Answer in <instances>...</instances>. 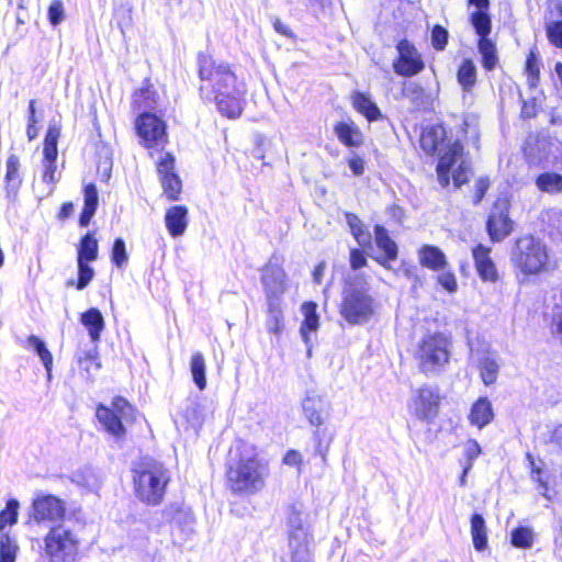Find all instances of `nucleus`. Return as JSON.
<instances>
[{"label": "nucleus", "instance_id": "49530a36", "mask_svg": "<svg viewBox=\"0 0 562 562\" xmlns=\"http://www.w3.org/2000/svg\"><path fill=\"white\" fill-rule=\"evenodd\" d=\"M527 79L530 87H536L539 82L540 69L539 59L533 50H530L526 60Z\"/></svg>", "mask_w": 562, "mask_h": 562}, {"label": "nucleus", "instance_id": "a18cd8bd", "mask_svg": "<svg viewBox=\"0 0 562 562\" xmlns=\"http://www.w3.org/2000/svg\"><path fill=\"white\" fill-rule=\"evenodd\" d=\"M527 458L531 464V477L538 483V492L547 499H551L552 496L549 494L548 481L543 477V471L540 467L536 465L531 454H527Z\"/></svg>", "mask_w": 562, "mask_h": 562}, {"label": "nucleus", "instance_id": "09e8293b", "mask_svg": "<svg viewBox=\"0 0 562 562\" xmlns=\"http://www.w3.org/2000/svg\"><path fill=\"white\" fill-rule=\"evenodd\" d=\"M78 280L76 282L77 290H83L88 286L94 277V270L87 261H77Z\"/></svg>", "mask_w": 562, "mask_h": 562}, {"label": "nucleus", "instance_id": "2f4dec72", "mask_svg": "<svg viewBox=\"0 0 562 562\" xmlns=\"http://www.w3.org/2000/svg\"><path fill=\"white\" fill-rule=\"evenodd\" d=\"M470 525L473 547L476 551L482 552L488 544L485 519L481 514L475 513L471 516Z\"/></svg>", "mask_w": 562, "mask_h": 562}, {"label": "nucleus", "instance_id": "a211bd4d", "mask_svg": "<svg viewBox=\"0 0 562 562\" xmlns=\"http://www.w3.org/2000/svg\"><path fill=\"white\" fill-rule=\"evenodd\" d=\"M439 393L436 387L425 385L416 391L414 412L418 419L430 422L435 419L439 411Z\"/></svg>", "mask_w": 562, "mask_h": 562}, {"label": "nucleus", "instance_id": "69168bd1", "mask_svg": "<svg viewBox=\"0 0 562 562\" xmlns=\"http://www.w3.org/2000/svg\"><path fill=\"white\" fill-rule=\"evenodd\" d=\"M349 168L351 169L352 173L357 177L362 176L364 172V160L359 157L358 155H353L348 160Z\"/></svg>", "mask_w": 562, "mask_h": 562}, {"label": "nucleus", "instance_id": "0e129e2a", "mask_svg": "<svg viewBox=\"0 0 562 562\" xmlns=\"http://www.w3.org/2000/svg\"><path fill=\"white\" fill-rule=\"evenodd\" d=\"M367 265V259L360 249H351L350 266L353 270H358Z\"/></svg>", "mask_w": 562, "mask_h": 562}, {"label": "nucleus", "instance_id": "4c0bfd02", "mask_svg": "<svg viewBox=\"0 0 562 562\" xmlns=\"http://www.w3.org/2000/svg\"><path fill=\"white\" fill-rule=\"evenodd\" d=\"M477 48L482 55L483 67L487 70L494 69L498 61L495 44L488 37H481L477 42Z\"/></svg>", "mask_w": 562, "mask_h": 562}, {"label": "nucleus", "instance_id": "393cba45", "mask_svg": "<svg viewBox=\"0 0 562 562\" xmlns=\"http://www.w3.org/2000/svg\"><path fill=\"white\" fill-rule=\"evenodd\" d=\"M317 305L314 302H305L302 305V312L304 314V321L302 322L300 333L301 336L307 346V356L312 355V347L310 345L308 334L312 331H316L318 328V315L316 312Z\"/></svg>", "mask_w": 562, "mask_h": 562}, {"label": "nucleus", "instance_id": "f704fd0d", "mask_svg": "<svg viewBox=\"0 0 562 562\" xmlns=\"http://www.w3.org/2000/svg\"><path fill=\"white\" fill-rule=\"evenodd\" d=\"M99 251L98 240L92 233H87L79 243L77 261L91 262L97 260Z\"/></svg>", "mask_w": 562, "mask_h": 562}, {"label": "nucleus", "instance_id": "5701e85b", "mask_svg": "<svg viewBox=\"0 0 562 562\" xmlns=\"http://www.w3.org/2000/svg\"><path fill=\"white\" fill-rule=\"evenodd\" d=\"M469 422L472 426L483 429L494 419L492 403L487 397H480L475 401L469 413Z\"/></svg>", "mask_w": 562, "mask_h": 562}, {"label": "nucleus", "instance_id": "338daca9", "mask_svg": "<svg viewBox=\"0 0 562 562\" xmlns=\"http://www.w3.org/2000/svg\"><path fill=\"white\" fill-rule=\"evenodd\" d=\"M56 161H44L43 181L46 183L55 182Z\"/></svg>", "mask_w": 562, "mask_h": 562}, {"label": "nucleus", "instance_id": "7c9ffc66", "mask_svg": "<svg viewBox=\"0 0 562 562\" xmlns=\"http://www.w3.org/2000/svg\"><path fill=\"white\" fill-rule=\"evenodd\" d=\"M81 323L87 328L92 342H98L101 337V333L104 329V318L102 313L91 307L81 314Z\"/></svg>", "mask_w": 562, "mask_h": 562}, {"label": "nucleus", "instance_id": "0eeeda50", "mask_svg": "<svg viewBox=\"0 0 562 562\" xmlns=\"http://www.w3.org/2000/svg\"><path fill=\"white\" fill-rule=\"evenodd\" d=\"M510 260L522 274H538L543 271L548 262L547 247L531 235L522 236L516 240Z\"/></svg>", "mask_w": 562, "mask_h": 562}, {"label": "nucleus", "instance_id": "c85d7f7f", "mask_svg": "<svg viewBox=\"0 0 562 562\" xmlns=\"http://www.w3.org/2000/svg\"><path fill=\"white\" fill-rule=\"evenodd\" d=\"M351 99L353 108L363 116H366L368 121L374 122L382 119V113L379 106L371 100L368 94L360 91H355Z\"/></svg>", "mask_w": 562, "mask_h": 562}, {"label": "nucleus", "instance_id": "8fccbe9b", "mask_svg": "<svg viewBox=\"0 0 562 562\" xmlns=\"http://www.w3.org/2000/svg\"><path fill=\"white\" fill-rule=\"evenodd\" d=\"M111 260L117 267H123L127 260V251L123 238H116L112 246Z\"/></svg>", "mask_w": 562, "mask_h": 562}, {"label": "nucleus", "instance_id": "774afa93", "mask_svg": "<svg viewBox=\"0 0 562 562\" xmlns=\"http://www.w3.org/2000/svg\"><path fill=\"white\" fill-rule=\"evenodd\" d=\"M351 234L360 246H367L371 243V234L364 228V225L358 232Z\"/></svg>", "mask_w": 562, "mask_h": 562}, {"label": "nucleus", "instance_id": "37998d69", "mask_svg": "<svg viewBox=\"0 0 562 562\" xmlns=\"http://www.w3.org/2000/svg\"><path fill=\"white\" fill-rule=\"evenodd\" d=\"M159 180L166 196L171 201H177L182 189V182L179 176L173 172L168 176H162Z\"/></svg>", "mask_w": 562, "mask_h": 562}, {"label": "nucleus", "instance_id": "b1692460", "mask_svg": "<svg viewBox=\"0 0 562 562\" xmlns=\"http://www.w3.org/2000/svg\"><path fill=\"white\" fill-rule=\"evenodd\" d=\"M20 167L21 164L19 157L11 154L5 164V192L7 198L10 200H14L16 198L18 191L22 184Z\"/></svg>", "mask_w": 562, "mask_h": 562}, {"label": "nucleus", "instance_id": "603ef678", "mask_svg": "<svg viewBox=\"0 0 562 562\" xmlns=\"http://www.w3.org/2000/svg\"><path fill=\"white\" fill-rule=\"evenodd\" d=\"M449 33L441 25H435L431 30V45L437 50H443L448 44Z\"/></svg>", "mask_w": 562, "mask_h": 562}, {"label": "nucleus", "instance_id": "58836bf2", "mask_svg": "<svg viewBox=\"0 0 562 562\" xmlns=\"http://www.w3.org/2000/svg\"><path fill=\"white\" fill-rule=\"evenodd\" d=\"M458 81L464 91H471L476 82V67L471 59H464L458 69Z\"/></svg>", "mask_w": 562, "mask_h": 562}, {"label": "nucleus", "instance_id": "ddd939ff", "mask_svg": "<svg viewBox=\"0 0 562 562\" xmlns=\"http://www.w3.org/2000/svg\"><path fill=\"white\" fill-rule=\"evenodd\" d=\"M311 535L304 526L301 514L292 510L289 516V548L292 562H307Z\"/></svg>", "mask_w": 562, "mask_h": 562}, {"label": "nucleus", "instance_id": "a878e982", "mask_svg": "<svg viewBox=\"0 0 562 562\" xmlns=\"http://www.w3.org/2000/svg\"><path fill=\"white\" fill-rule=\"evenodd\" d=\"M337 138L347 147H359L363 143V135L353 122H338L334 126Z\"/></svg>", "mask_w": 562, "mask_h": 562}, {"label": "nucleus", "instance_id": "72a5a7b5", "mask_svg": "<svg viewBox=\"0 0 562 562\" xmlns=\"http://www.w3.org/2000/svg\"><path fill=\"white\" fill-rule=\"evenodd\" d=\"M539 191L548 194L562 193V175L558 172L547 171L540 173L535 180Z\"/></svg>", "mask_w": 562, "mask_h": 562}, {"label": "nucleus", "instance_id": "2eb2a0df", "mask_svg": "<svg viewBox=\"0 0 562 562\" xmlns=\"http://www.w3.org/2000/svg\"><path fill=\"white\" fill-rule=\"evenodd\" d=\"M19 507V502L11 498L0 512V562H15L18 546L9 533L4 532V528L16 524Z\"/></svg>", "mask_w": 562, "mask_h": 562}, {"label": "nucleus", "instance_id": "6ab92c4d", "mask_svg": "<svg viewBox=\"0 0 562 562\" xmlns=\"http://www.w3.org/2000/svg\"><path fill=\"white\" fill-rule=\"evenodd\" d=\"M261 283L267 301L278 300L285 292V272L278 265L268 263L261 270Z\"/></svg>", "mask_w": 562, "mask_h": 562}, {"label": "nucleus", "instance_id": "cd10ccee", "mask_svg": "<svg viewBox=\"0 0 562 562\" xmlns=\"http://www.w3.org/2000/svg\"><path fill=\"white\" fill-rule=\"evenodd\" d=\"M374 239L375 244L384 254V260H380L382 266L386 267L385 261H393L397 258V245L389 236L387 229L382 225L374 226Z\"/></svg>", "mask_w": 562, "mask_h": 562}, {"label": "nucleus", "instance_id": "bf43d9fd", "mask_svg": "<svg viewBox=\"0 0 562 562\" xmlns=\"http://www.w3.org/2000/svg\"><path fill=\"white\" fill-rule=\"evenodd\" d=\"M481 454V447L474 439H470L464 445V458L467 459L465 464L473 465L474 460Z\"/></svg>", "mask_w": 562, "mask_h": 562}, {"label": "nucleus", "instance_id": "e2e57ef3", "mask_svg": "<svg viewBox=\"0 0 562 562\" xmlns=\"http://www.w3.org/2000/svg\"><path fill=\"white\" fill-rule=\"evenodd\" d=\"M551 330L562 341V308L553 312Z\"/></svg>", "mask_w": 562, "mask_h": 562}, {"label": "nucleus", "instance_id": "4be33fe9", "mask_svg": "<svg viewBox=\"0 0 562 562\" xmlns=\"http://www.w3.org/2000/svg\"><path fill=\"white\" fill-rule=\"evenodd\" d=\"M165 224L172 237H180L188 226V209L184 205L169 207L165 215Z\"/></svg>", "mask_w": 562, "mask_h": 562}, {"label": "nucleus", "instance_id": "f3484780", "mask_svg": "<svg viewBox=\"0 0 562 562\" xmlns=\"http://www.w3.org/2000/svg\"><path fill=\"white\" fill-rule=\"evenodd\" d=\"M398 58L393 63L394 71L404 77H412L424 69V61L415 46L407 40H402L396 45Z\"/></svg>", "mask_w": 562, "mask_h": 562}, {"label": "nucleus", "instance_id": "79ce46f5", "mask_svg": "<svg viewBox=\"0 0 562 562\" xmlns=\"http://www.w3.org/2000/svg\"><path fill=\"white\" fill-rule=\"evenodd\" d=\"M24 347L32 349L41 359L44 368H48L53 364V356L47 349L46 344L37 336L31 335L27 337Z\"/></svg>", "mask_w": 562, "mask_h": 562}, {"label": "nucleus", "instance_id": "aec40b11", "mask_svg": "<svg viewBox=\"0 0 562 562\" xmlns=\"http://www.w3.org/2000/svg\"><path fill=\"white\" fill-rule=\"evenodd\" d=\"M161 516L165 521L171 525V528H178L184 533L192 531L194 517L190 508L182 502H172L165 506Z\"/></svg>", "mask_w": 562, "mask_h": 562}, {"label": "nucleus", "instance_id": "13d9d810", "mask_svg": "<svg viewBox=\"0 0 562 562\" xmlns=\"http://www.w3.org/2000/svg\"><path fill=\"white\" fill-rule=\"evenodd\" d=\"M542 220L557 232L562 231V210L550 209L543 213Z\"/></svg>", "mask_w": 562, "mask_h": 562}, {"label": "nucleus", "instance_id": "c03bdc74", "mask_svg": "<svg viewBox=\"0 0 562 562\" xmlns=\"http://www.w3.org/2000/svg\"><path fill=\"white\" fill-rule=\"evenodd\" d=\"M156 92L150 88L139 89L134 95V105L137 111L148 112L156 104Z\"/></svg>", "mask_w": 562, "mask_h": 562}, {"label": "nucleus", "instance_id": "4468645a", "mask_svg": "<svg viewBox=\"0 0 562 562\" xmlns=\"http://www.w3.org/2000/svg\"><path fill=\"white\" fill-rule=\"evenodd\" d=\"M471 357L476 363L482 382L486 386L494 384L501 368L497 351L490 344L477 341L476 346L471 347Z\"/></svg>", "mask_w": 562, "mask_h": 562}, {"label": "nucleus", "instance_id": "4d7b16f0", "mask_svg": "<svg viewBox=\"0 0 562 562\" xmlns=\"http://www.w3.org/2000/svg\"><path fill=\"white\" fill-rule=\"evenodd\" d=\"M403 94L405 98L409 99L413 103H415L416 105H419L425 97V91L420 86H418L414 82H411L409 85L404 87Z\"/></svg>", "mask_w": 562, "mask_h": 562}, {"label": "nucleus", "instance_id": "ea45409f", "mask_svg": "<svg viewBox=\"0 0 562 562\" xmlns=\"http://www.w3.org/2000/svg\"><path fill=\"white\" fill-rule=\"evenodd\" d=\"M536 535L530 527L519 526L510 532V542L515 548L530 549L533 546Z\"/></svg>", "mask_w": 562, "mask_h": 562}, {"label": "nucleus", "instance_id": "39448f33", "mask_svg": "<svg viewBox=\"0 0 562 562\" xmlns=\"http://www.w3.org/2000/svg\"><path fill=\"white\" fill-rule=\"evenodd\" d=\"M375 307L376 302L370 294V286L360 276L346 279L339 314L350 326L367 324L374 315Z\"/></svg>", "mask_w": 562, "mask_h": 562}, {"label": "nucleus", "instance_id": "473e14b6", "mask_svg": "<svg viewBox=\"0 0 562 562\" xmlns=\"http://www.w3.org/2000/svg\"><path fill=\"white\" fill-rule=\"evenodd\" d=\"M76 358L80 369L87 373L88 379H92L94 373L101 369L97 346H93L88 350L78 351Z\"/></svg>", "mask_w": 562, "mask_h": 562}, {"label": "nucleus", "instance_id": "9d476101", "mask_svg": "<svg viewBox=\"0 0 562 562\" xmlns=\"http://www.w3.org/2000/svg\"><path fill=\"white\" fill-rule=\"evenodd\" d=\"M305 418L316 427L313 431V441L315 443V454L326 461V454L329 450L333 437L327 434L326 428H321L325 424L328 414L325 412V405L319 396H306L302 403Z\"/></svg>", "mask_w": 562, "mask_h": 562}, {"label": "nucleus", "instance_id": "9b49d317", "mask_svg": "<svg viewBox=\"0 0 562 562\" xmlns=\"http://www.w3.org/2000/svg\"><path fill=\"white\" fill-rule=\"evenodd\" d=\"M30 517L38 525L52 526L67 524L66 504L52 494L36 496L30 508Z\"/></svg>", "mask_w": 562, "mask_h": 562}, {"label": "nucleus", "instance_id": "6e6d98bb", "mask_svg": "<svg viewBox=\"0 0 562 562\" xmlns=\"http://www.w3.org/2000/svg\"><path fill=\"white\" fill-rule=\"evenodd\" d=\"M546 31L550 43L562 48V21L547 23Z\"/></svg>", "mask_w": 562, "mask_h": 562}, {"label": "nucleus", "instance_id": "1a4fd4ad", "mask_svg": "<svg viewBox=\"0 0 562 562\" xmlns=\"http://www.w3.org/2000/svg\"><path fill=\"white\" fill-rule=\"evenodd\" d=\"M112 407L103 404L97 406L95 416L103 428L116 439L126 435L124 422L132 423L136 419V409L122 396H115L111 403Z\"/></svg>", "mask_w": 562, "mask_h": 562}, {"label": "nucleus", "instance_id": "e433bc0d", "mask_svg": "<svg viewBox=\"0 0 562 562\" xmlns=\"http://www.w3.org/2000/svg\"><path fill=\"white\" fill-rule=\"evenodd\" d=\"M205 369L206 366L203 355L201 352L193 353L190 361V371L192 380L200 391L206 387Z\"/></svg>", "mask_w": 562, "mask_h": 562}, {"label": "nucleus", "instance_id": "a19ab883", "mask_svg": "<svg viewBox=\"0 0 562 562\" xmlns=\"http://www.w3.org/2000/svg\"><path fill=\"white\" fill-rule=\"evenodd\" d=\"M470 22L479 38L488 37L492 31V20L488 11H473L470 15Z\"/></svg>", "mask_w": 562, "mask_h": 562}, {"label": "nucleus", "instance_id": "7ed1b4c3", "mask_svg": "<svg viewBox=\"0 0 562 562\" xmlns=\"http://www.w3.org/2000/svg\"><path fill=\"white\" fill-rule=\"evenodd\" d=\"M420 147L428 155H437L438 182L442 188L450 183V170L462 158L463 146L459 140L451 142L441 124L427 126L420 135Z\"/></svg>", "mask_w": 562, "mask_h": 562}, {"label": "nucleus", "instance_id": "c756f323", "mask_svg": "<svg viewBox=\"0 0 562 562\" xmlns=\"http://www.w3.org/2000/svg\"><path fill=\"white\" fill-rule=\"evenodd\" d=\"M83 209L79 217V224L80 226L86 227L89 225L91 218L95 214L99 204V195L95 184H87L83 189Z\"/></svg>", "mask_w": 562, "mask_h": 562}, {"label": "nucleus", "instance_id": "3c124183", "mask_svg": "<svg viewBox=\"0 0 562 562\" xmlns=\"http://www.w3.org/2000/svg\"><path fill=\"white\" fill-rule=\"evenodd\" d=\"M175 157L170 153H162L156 162L159 179L175 172Z\"/></svg>", "mask_w": 562, "mask_h": 562}, {"label": "nucleus", "instance_id": "864d4df0", "mask_svg": "<svg viewBox=\"0 0 562 562\" xmlns=\"http://www.w3.org/2000/svg\"><path fill=\"white\" fill-rule=\"evenodd\" d=\"M48 21L53 26L59 25L65 19V9L61 0H53L48 8Z\"/></svg>", "mask_w": 562, "mask_h": 562}, {"label": "nucleus", "instance_id": "c9c22d12", "mask_svg": "<svg viewBox=\"0 0 562 562\" xmlns=\"http://www.w3.org/2000/svg\"><path fill=\"white\" fill-rule=\"evenodd\" d=\"M268 331L279 335L284 328L283 313L280 301L273 300L268 302V317L266 322Z\"/></svg>", "mask_w": 562, "mask_h": 562}, {"label": "nucleus", "instance_id": "412c9836", "mask_svg": "<svg viewBox=\"0 0 562 562\" xmlns=\"http://www.w3.org/2000/svg\"><path fill=\"white\" fill-rule=\"evenodd\" d=\"M492 249L482 244L472 249L475 270L483 282L495 283L498 280V271L491 257Z\"/></svg>", "mask_w": 562, "mask_h": 562}, {"label": "nucleus", "instance_id": "f8f14e48", "mask_svg": "<svg viewBox=\"0 0 562 562\" xmlns=\"http://www.w3.org/2000/svg\"><path fill=\"white\" fill-rule=\"evenodd\" d=\"M166 123L149 112L140 113L135 121V130L142 144L148 149L162 150L168 143Z\"/></svg>", "mask_w": 562, "mask_h": 562}, {"label": "nucleus", "instance_id": "5fc2aeb1", "mask_svg": "<svg viewBox=\"0 0 562 562\" xmlns=\"http://www.w3.org/2000/svg\"><path fill=\"white\" fill-rule=\"evenodd\" d=\"M471 173V164L468 160L461 159L458 168L452 173L454 187L459 188L469 181Z\"/></svg>", "mask_w": 562, "mask_h": 562}, {"label": "nucleus", "instance_id": "dca6fc26", "mask_svg": "<svg viewBox=\"0 0 562 562\" xmlns=\"http://www.w3.org/2000/svg\"><path fill=\"white\" fill-rule=\"evenodd\" d=\"M514 222L508 215V203L505 200L495 202L487 222L486 231L493 243L504 240L513 232Z\"/></svg>", "mask_w": 562, "mask_h": 562}, {"label": "nucleus", "instance_id": "bb28decb", "mask_svg": "<svg viewBox=\"0 0 562 562\" xmlns=\"http://www.w3.org/2000/svg\"><path fill=\"white\" fill-rule=\"evenodd\" d=\"M418 257L422 266L434 271L445 270L448 265L446 255L436 246L424 245L418 251Z\"/></svg>", "mask_w": 562, "mask_h": 562}, {"label": "nucleus", "instance_id": "f03ea898", "mask_svg": "<svg viewBox=\"0 0 562 562\" xmlns=\"http://www.w3.org/2000/svg\"><path fill=\"white\" fill-rule=\"evenodd\" d=\"M266 468L258 460L255 449L239 443L231 450L227 481L235 493H255L263 486Z\"/></svg>", "mask_w": 562, "mask_h": 562}, {"label": "nucleus", "instance_id": "20e7f679", "mask_svg": "<svg viewBox=\"0 0 562 562\" xmlns=\"http://www.w3.org/2000/svg\"><path fill=\"white\" fill-rule=\"evenodd\" d=\"M169 482V470L155 459L143 458L133 469L134 493L145 505L161 504Z\"/></svg>", "mask_w": 562, "mask_h": 562}, {"label": "nucleus", "instance_id": "423d86ee", "mask_svg": "<svg viewBox=\"0 0 562 562\" xmlns=\"http://www.w3.org/2000/svg\"><path fill=\"white\" fill-rule=\"evenodd\" d=\"M451 341L442 333L425 335L417 344L415 359L423 373L440 371L450 360Z\"/></svg>", "mask_w": 562, "mask_h": 562}, {"label": "nucleus", "instance_id": "052dcab7", "mask_svg": "<svg viewBox=\"0 0 562 562\" xmlns=\"http://www.w3.org/2000/svg\"><path fill=\"white\" fill-rule=\"evenodd\" d=\"M438 276V283L448 292L452 293L457 291V281L456 277L450 271H443Z\"/></svg>", "mask_w": 562, "mask_h": 562}, {"label": "nucleus", "instance_id": "de8ad7c7", "mask_svg": "<svg viewBox=\"0 0 562 562\" xmlns=\"http://www.w3.org/2000/svg\"><path fill=\"white\" fill-rule=\"evenodd\" d=\"M183 417L190 426H201L202 411L200 405L193 401H187L186 407L183 408Z\"/></svg>", "mask_w": 562, "mask_h": 562}, {"label": "nucleus", "instance_id": "f257e3e1", "mask_svg": "<svg viewBox=\"0 0 562 562\" xmlns=\"http://www.w3.org/2000/svg\"><path fill=\"white\" fill-rule=\"evenodd\" d=\"M198 72L201 98L207 102H215L222 115L228 119L239 117L246 88L231 65L216 60L205 53H199Z\"/></svg>", "mask_w": 562, "mask_h": 562}, {"label": "nucleus", "instance_id": "680f3d73", "mask_svg": "<svg viewBox=\"0 0 562 562\" xmlns=\"http://www.w3.org/2000/svg\"><path fill=\"white\" fill-rule=\"evenodd\" d=\"M490 188V180L488 178H480L475 182V194L473 198V203L479 204L484 195L486 194L487 190Z\"/></svg>", "mask_w": 562, "mask_h": 562}, {"label": "nucleus", "instance_id": "6e6552de", "mask_svg": "<svg viewBox=\"0 0 562 562\" xmlns=\"http://www.w3.org/2000/svg\"><path fill=\"white\" fill-rule=\"evenodd\" d=\"M79 537L69 522L52 526L44 538V553L49 562H75Z\"/></svg>", "mask_w": 562, "mask_h": 562}]
</instances>
